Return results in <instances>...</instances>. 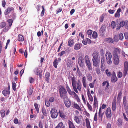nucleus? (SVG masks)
<instances>
[{
    "mask_svg": "<svg viewBox=\"0 0 128 128\" xmlns=\"http://www.w3.org/2000/svg\"><path fill=\"white\" fill-rule=\"evenodd\" d=\"M59 93L62 99L65 100L68 98L67 92L64 88L62 87L60 89Z\"/></svg>",
    "mask_w": 128,
    "mask_h": 128,
    "instance_id": "obj_1",
    "label": "nucleus"
},
{
    "mask_svg": "<svg viewBox=\"0 0 128 128\" xmlns=\"http://www.w3.org/2000/svg\"><path fill=\"white\" fill-rule=\"evenodd\" d=\"M51 117L52 118H56L58 115L56 110L55 108H52L50 111Z\"/></svg>",
    "mask_w": 128,
    "mask_h": 128,
    "instance_id": "obj_2",
    "label": "nucleus"
},
{
    "mask_svg": "<svg viewBox=\"0 0 128 128\" xmlns=\"http://www.w3.org/2000/svg\"><path fill=\"white\" fill-rule=\"evenodd\" d=\"M105 60L104 56H103L101 60V70L102 72L104 71L105 69Z\"/></svg>",
    "mask_w": 128,
    "mask_h": 128,
    "instance_id": "obj_3",
    "label": "nucleus"
},
{
    "mask_svg": "<svg viewBox=\"0 0 128 128\" xmlns=\"http://www.w3.org/2000/svg\"><path fill=\"white\" fill-rule=\"evenodd\" d=\"M106 114L108 119H110L111 118L112 114L111 109L110 108H108L107 109L106 112Z\"/></svg>",
    "mask_w": 128,
    "mask_h": 128,
    "instance_id": "obj_4",
    "label": "nucleus"
},
{
    "mask_svg": "<svg viewBox=\"0 0 128 128\" xmlns=\"http://www.w3.org/2000/svg\"><path fill=\"white\" fill-rule=\"evenodd\" d=\"M128 70V63L126 62L124 63V70L123 72L124 76L125 77L127 75Z\"/></svg>",
    "mask_w": 128,
    "mask_h": 128,
    "instance_id": "obj_5",
    "label": "nucleus"
},
{
    "mask_svg": "<svg viewBox=\"0 0 128 128\" xmlns=\"http://www.w3.org/2000/svg\"><path fill=\"white\" fill-rule=\"evenodd\" d=\"M116 96L114 98L112 102V110L113 111H115L116 109Z\"/></svg>",
    "mask_w": 128,
    "mask_h": 128,
    "instance_id": "obj_6",
    "label": "nucleus"
},
{
    "mask_svg": "<svg viewBox=\"0 0 128 128\" xmlns=\"http://www.w3.org/2000/svg\"><path fill=\"white\" fill-rule=\"evenodd\" d=\"M106 28V27L105 26H103L102 27L100 30V34L101 36H103L105 34Z\"/></svg>",
    "mask_w": 128,
    "mask_h": 128,
    "instance_id": "obj_7",
    "label": "nucleus"
},
{
    "mask_svg": "<svg viewBox=\"0 0 128 128\" xmlns=\"http://www.w3.org/2000/svg\"><path fill=\"white\" fill-rule=\"evenodd\" d=\"M93 58L92 59L100 60V57L99 52L95 51L92 54Z\"/></svg>",
    "mask_w": 128,
    "mask_h": 128,
    "instance_id": "obj_8",
    "label": "nucleus"
},
{
    "mask_svg": "<svg viewBox=\"0 0 128 128\" xmlns=\"http://www.w3.org/2000/svg\"><path fill=\"white\" fill-rule=\"evenodd\" d=\"M64 100L66 106L68 108H70L71 104L70 101L69 100L68 98L67 99H66L65 100Z\"/></svg>",
    "mask_w": 128,
    "mask_h": 128,
    "instance_id": "obj_9",
    "label": "nucleus"
},
{
    "mask_svg": "<svg viewBox=\"0 0 128 128\" xmlns=\"http://www.w3.org/2000/svg\"><path fill=\"white\" fill-rule=\"evenodd\" d=\"M93 64L95 67H98L99 65L100 60L92 59Z\"/></svg>",
    "mask_w": 128,
    "mask_h": 128,
    "instance_id": "obj_10",
    "label": "nucleus"
},
{
    "mask_svg": "<svg viewBox=\"0 0 128 128\" xmlns=\"http://www.w3.org/2000/svg\"><path fill=\"white\" fill-rule=\"evenodd\" d=\"M120 51L119 49L117 48H115L113 52L114 57L118 56V54H120Z\"/></svg>",
    "mask_w": 128,
    "mask_h": 128,
    "instance_id": "obj_11",
    "label": "nucleus"
},
{
    "mask_svg": "<svg viewBox=\"0 0 128 128\" xmlns=\"http://www.w3.org/2000/svg\"><path fill=\"white\" fill-rule=\"evenodd\" d=\"M74 41L72 39L70 38L68 40V45L70 47H72L74 45Z\"/></svg>",
    "mask_w": 128,
    "mask_h": 128,
    "instance_id": "obj_12",
    "label": "nucleus"
},
{
    "mask_svg": "<svg viewBox=\"0 0 128 128\" xmlns=\"http://www.w3.org/2000/svg\"><path fill=\"white\" fill-rule=\"evenodd\" d=\"M82 46V44H76L74 46V49L76 50H79L80 49Z\"/></svg>",
    "mask_w": 128,
    "mask_h": 128,
    "instance_id": "obj_13",
    "label": "nucleus"
},
{
    "mask_svg": "<svg viewBox=\"0 0 128 128\" xmlns=\"http://www.w3.org/2000/svg\"><path fill=\"white\" fill-rule=\"evenodd\" d=\"M114 63L116 65L119 64L120 60L118 56L114 57Z\"/></svg>",
    "mask_w": 128,
    "mask_h": 128,
    "instance_id": "obj_14",
    "label": "nucleus"
},
{
    "mask_svg": "<svg viewBox=\"0 0 128 128\" xmlns=\"http://www.w3.org/2000/svg\"><path fill=\"white\" fill-rule=\"evenodd\" d=\"M14 10V8L12 7L8 8L7 10H6L4 12L5 15H7L12 10Z\"/></svg>",
    "mask_w": 128,
    "mask_h": 128,
    "instance_id": "obj_15",
    "label": "nucleus"
},
{
    "mask_svg": "<svg viewBox=\"0 0 128 128\" xmlns=\"http://www.w3.org/2000/svg\"><path fill=\"white\" fill-rule=\"evenodd\" d=\"M50 74L48 72H46L45 75V78L46 81L48 83L49 82V80L50 78Z\"/></svg>",
    "mask_w": 128,
    "mask_h": 128,
    "instance_id": "obj_16",
    "label": "nucleus"
},
{
    "mask_svg": "<svg viewBox=\"0 0 128 128\" xmlns=\"http://www.w3.org/2000/svg\"><path fill=\"white\" fill-rule=\"evenodd\" d=\"M106 59L112 58V56L110 52L109 51H107L106 54Z\"/></svg>",
    "mask_w": 128,
    "mask_h": 128,
    "instance_id": "obj_17",
    "label": "nucleus"
},
{
    "mask_svg": "<svg viewBox=\"0 0 128 128\" xmlns=\"http://www.w3.org/2000/svg\"><path fill=\"white\" fill-rule=\"evenodd\" d=\"M104 112L103 113H102V112L101 111V108H100V109L98 114H99V117L100 118L101 120L102 121V118L103 117V115L104 114Z\"/></svg>",
    "mask_w": 128,
    "mask_h": 128,
    "instance_id": "obj_18",
    "label": "nucleus"
},
{
    "mask_svg": "<svg viewBox=\"0 0 128 128\" xmlns=\"http://www.w3.org/2000/svg\"><path fill=\"white\" fill-rule=\"evenodd\" d=\"M121 10L120 8L118 9L117 12L115 14V16L116 18H120V13L121 12Z\"/></svg>",
    "mask_w": 128,
    "mask_h": 128,
    "instance_id": "obj_19",
    "label": "nucleus"
},
{
    "mask_svg": "<svg viewBox=\"0 0 128 128\" xmlns=\"http://www.w3.org/2000/svg\"><path fill=\"white\" fill-rule=\"evenodd\" d=\"M73 107L74 108H76V109L80 111H82V109L80 108L79 106L77 104L75 103H74Z\"/></svg>",
    "mask_w": 128,
    "mask_h": 128,
    "instance_id": "obj_20",
    "label": "nucleus"
},
{
    "mask_svg": "<svg viewBox=\"0 0 128 128\" xmlns=\"http://www.w3.org/2000/svg\"><path fill=\"white\" fill-rule=\"evenodd\" d=\"M78 64L79 66L82 67L84 66V63L82 60V58L80 57L78 59Z\"/></svg>",
    "mask_w": 128,
    "mask_h": 128,
    "instance_id": "obj_21",
    "label": "nucleus"
},
{
    "mask_svg": "<svg viewBox=\"0 0 128 128\" xmlns=\"http://www.w3.org/2000/svg\"><path fill=\"white\" fill-rule=\"evenodd\" d=\"M94 107L96 108L98 106V101L96 97V96H94Z\"/></svg>",
    "mask_w": 128,
    "mask_h": 128,
    "instance_id": "obj_22",
    "label": "nucleus"
},
{
    "mask_svg": "<svg viewBox=\"0 0 128 128\" xmlns=\"http://www.w3.org/2000/svg\"><path fill=\"white\" fill-rule=\"evenodd\" d=\"M68 124L69 126V128H76L73 123L71 121H69Z\"/></svg>",
    "mask_w": 128,
    "mask_h": 128,
    "instance_id": "obj_23",
    "label": "nucleus"
},
{
    "mask_svg": "<svg viewBox=\"0 0 128 128\" xmlns=\"http://www.w3.org/2000/svg\"><path fill=\"white\" fill-rule=\"evenodd\" d=\"M34 73L36 75H38L40 74V68L38 67H36L34 70Z\"/></svg>",
    "mask_w": 128,
    "mask_h": 128,
    "instance_id": "obj_24",
    "label": "nucleus"
},
{
    "mask_svg": "<svg viewBox=\"0 0 128 128\" xmlns=\"http://www.w3.org/2000/svg\"><path fill=\"white\" fill-rule=\"evenodd\" d=\"M82 83L84 86L86 88V77L84 76L82 78Z\"/></svg>",
    "mask_w": 128,
    "mask_h": 128,
    "instance_id": "obj_25",
    "label": "nucleus"
},
{
    "mask_svg": "<svg viewBox=\"0 0 128 128\" xmlns=\"http://www.w3.org/2000/svg\"><path fill=\"white\" fill-rule=\"evenodd\" d=\"M87 77L88 80V81L91 82L92 80V77L90 73L88 74L87 75Z\"/></svg>",
    "mask_w": 128,
    "mask_h": 128,
    "instance_id": "obj_26",
    "label": "nucleus"
},
{
    "mask_svg": "<svg viewBox=\"0 0 128 128\" xmlns=\"http://www.w3.org/2000/svg\"><path fill=\"white\" fill-rule=\"evenodd\" d=\"M65 126H64L62 122L60 123L56 127V128H65Z\"/></svg>",
    "mask_w": 128,
    "mask_h": 128,
    "instance_id": "obj_27",
    "label": "nucleus"
},
{
    "mask_svg": "<svg viewBox=\"0 0 128 128\" xmlns=\"http://www.w3.org/2000/svg\"><path fill=\"white\" fill-rule=\"evenodd\" d=\"M24 40V39L23 36L20 34L18 35V40L19 42H23Z\"/></svg>",
    "mask_w": 128,
    "mask_h": 128,
    "instance_id": "obj_28",
    "label": "nucleus"
},
{
    "mask_svg": "<svg viewBox=\"0 0 128 128\" xmlns=\"http://www.w3.org/2000/svg\"><path fill=\"white\" fill-rule=\"evenodd\" d=\"M10 28V26H6V27H5V28L2 30V32H7L8 31Z\"/></svg>",
    "mask_w": 128,
    "mask_h": 128,
    "instance_id": "obj_29",
    "label": "nucleus"
},
{
    "mask_svg": "<svg viewBox=\"0 0 128 128\" xmlns=\"http://www.w3.org/2000/svg\"><path fill=\"white\" fill-rule=\"evenodd\" d=\"M123 103L124 107H126V106H127V100H126V96H125L123 98Z\"/></svg>",
    "mask_w": 128,
    "mask_h": 128,
    "instance_id": "obj_30",
    "label": "nucleus"
},
{
    "mask_svg": "<svg viewBox=\"0 0 128 128\" xmlns=\"http://www.w3.org/2000/svg\"><path fill=\"white\" fill-rule=\"evenodd\" d=\"M118 80V78L116 76H112L111 78V81L113 83L116 82Z\"/></svg>",
    "mask_w": 128,
    "mask_h": 128,
    "instance_id": "obj_31",
    "label": "nucleus"
},
{
    "mask_svg": "<svg viewBox=\"0 0 128 128\" xmlns=\"http://www.w3.org/2000/svg\"><path fill=\"white\" fill-rule=\"evenodd\" d=\"M86 127L87 128H91L90 122L89 120L87 118L86 119Z\"/></svg>",
    "mask_w": 128,
    "mask_h": 128,
    "instance_id": "obj_32",
    "label": "nucleus"
},
{
    "mask_svg": "<svg viewBox=\"0 0 128 128\" xmlns=\"http://www.w3.org/2000/svg\"><path fill=\"white\" fill-rule=\"evenodd\" d=\"M67 66L69 68L71 67L72 66V64L71 60H68L67 62Z\"/></svg>",
    "mask_w": 128,
    "mask_h": 128,
    "instance_id": "obj_33",
    "label": "nucleus"
},
{
    "mask_svg": "<svg viewBox=\"0 0 128 128\" xmlns=\"http://www.w3.org/2000/svg\"><path fill=\"white\" fill-rule=\"evenodd\" d=\"M58 60L57 59L54 60L53 62V66L56 68H57V66L58 65Z\"/></svg>",
    "mask_w": 128,
    "mask_h": 128,
    "instance_id": "obj_34",
    "label": "nucleus"
},
{
    "mask_svg": "<svg viewBox=\"0 0 128 128\" xmlns=\"http://www.w3.org/2000/svg\"><path fill=\"white\" fill-rule=\"evenodd\" d=\"M92 30H88L87 32V33L88 34V37L90 38H91V36L92 34Z\"/></svg>",
    "mask_w": 128,
    "mask_h": 128,
    "instance_id": "obj_35",
    "label": "nucleus"
},
{
    "mask_svg": "<svg viewBox=\"0 0 128 128\" xmlns=\"http://www.w3.org/2000/svg\"><path fill=\"white\" fill-rule=\"evenodd\" d=\"M88 97L90 101L92 102L93 100V98L89 92H87Z\"/></svg>",
    "mask_w": 128,
    "mask_h": 128,
    "instance_id": "obj_36",
    "label": "nucleus"
},
{
    "mask_svg": "<svg viewBox=\"0 0 128 128\" xmlns=\"http://www.w3.org/2000/svg\"><path fill=\"white\" fill-rule=\"evenodd\" d=\"M42 112L44 116H47V114L46 113V110L44 107L42 108Z\"/></svg>",
    "mask_w": 128,
    "mask_h": 128,
    "instance_id": "obj_37",
    "label": "nucleus"
},
{
    "mask_svg": "<svg viewBox=\"0 0 128 128\" xmlns=\"http://www.w3.org/2000/svg\"><path fill=\"white\" fill-rule=\"evenodd\" d=\"M86 66L88 68V70H92V68L91 67L90 62L86 63Z\"/></svg>",
    "mask_w": 128,
    "mask_h": 128,
    "instance_id": "obj_38",
    "label": "nucleus"
},
{
    "mask_svg": "<svg viewBox=\"0 0 128 128\" xmlns=\"http://www.w3.org/2000/svg\"><path fill=\"white\" fill-rule=\"evenodd\" d=\"M106 40L107 42L110 43H112L114 42L113 40L110 38H108L106 39Z\"/></svg>",
    "mask_w": 128,
    "mask_h": 128,
    "instance_id": "obj_39",
    "label": "nucleus"
},
{
    "mask_svg": "<svg viewBox=\"0 0 128 128\" xmlns=\"http://www.w3.org/2000/svg\"><path fill=\"white\" fill-rule=\"evenodd\" d=\"M6 24L5 22H2L0 24V27L1 28H3L6 27Z\"/></svg>",
    "mask_w": 128,
    "mask_h": 128,
    "instance_id": "obj_40",
    "label": "nucleus"
},
{
    "mask_svg": "<svg viewBox=\"0 0 128 128\" xmlns=\"http://www.w3.org/2000/svg\"><path fill=\"white\" fill-rule=\"evenodd\" d=\"M10 93V91L7 90H4L2 92L3 94L6 96H7V94H9Z\"/></svg>",
    "mask_w": 128,
    "mask_h": 128,
    "instance_id": "obj_41",
    "label": "nucleus"
},
{
    "mask_svg": "<svg viewBox=\"0 0 128 128\" xmlns=\"http://www.w3.org/2000/svg\"><path fill=\"white\" fill-rule=\"evenodd\" d=\"M117 125L119 126H122V122L121 119H119L117 121Z\"/></svg>",
    "mask_w": 128,
    "mask_h": 128,
    "instance_id": "obj_42",
    "label": "nucleus"
},
{
    "mask_svg": "<svg viewBox=\"0 0 128 128\" xmlns=\"http://www.w3.org/2000/svg\"><path fill=\"white\" fill-rule=\"evenodd\" d=\"M85 61L86 63L90 62L89 60V58L88 56L86 55L85 57Z\"/></svg>",
    "mask_w": 128,
    "mask_h": 128,
    "instance_id": "obj_43",
    "label": "nucleus"
},
{
    "mask_svg": "<svg viewBox=\"0 0 128 128\" xmlns=\"http://www.w3.org/2000/svg\"><path fill=\"white\" fill-rule=\"evenodd\" d=\"M7 22L8 23L9 26L11 27L13 23V20L12 19H8L7 20Z\"/></svg>",
    "mask_w": 128,
    "mask_h": 128,
    "instance_id": "obj_44",
    "label": "nucleus"
},
{
    "mask_svg": "<svg viewBox=\"0 0 128 128\" xmlns=\"http://www.w3.org/2000/svg\"><path fill=\"white\" fill-rule=\"evenodd\" d=\"M0 114H1V117L4 118L6 112L4 110H3L0 111Z\"/></svg>",
    "mask_w": 128,
    "mask_h": 128,
    "instance_id": "obj_45",
    "label": "nucleus"
},
{
    "mask_svg": "<svg viewBox=\"0 0 128 128\" xmlns=\"http://www.w3.org/2000/svg\"><path fill=\"white\" fill-rule=\"evenodd\" d=\"M74 120L76 122L77 124H79L80 122V121L79 118L77 116H75L74 117Z\"/></svg>",
    "mask_w": 128,
    "mask_h": 128,
    "instance_id": "obj_46",
    "label": "nucleus"
},
{
    "mask_svg": "<svg viewBox=\"0 0 128 128\" xmlns=\"http://www.w3.org/2000/svg\"><path fill=\"white\" fill-rule=\"evenodd\" d=\"M34 106L37 112L38 113H39V109L38 108V104H34Z\"/></svg>",
    "mask_w": 128,
    "mask_h": 128,
    "instance_id": "obj_47",
    "label": "nucleus"
},
{
    "mask_svg": "<svg viewBox=\"0 0 128 128\" xmlns=\"http://www.w3.org/2000/svg\"><path fill=\"white\" fill-rule=\"evenodd\" d=\"M16 84L14 82H13L12 83V87L13 90L15 91L16 90Z\"/></svg>",
    "mask_w": 128,
    "mask_h": 128,
    "instance_id": "obj_48",
    "label": "nucleus"
},
{
    "mask_svg": "<svg viewBox=\"0 0 128 128\" xmlns=\"http://www.w3.org/2000/svg\"><path fill=\"white\" fill-rule=\"evenodd\" d=\"M104 16V14H103L102 16L100 17V22H102L103 21Z\"/></svg>",
    "mask_w": 128,
    "mask_h": 128,
    "instance_id": "obj_49",
    "label": "nucleus"
},
{
    "mask_svg": "<svg viewBox=\"0 0 128 128\" xmlns=\"http://www.w3.org/2000/svg\"><path fill=\"white\" fill-rule=\"evenodd\" d=\"M45 104L46 106L48 107H49L50 106V101L46 99V100Z\"/></svg>",
    "mask_w": 128,
    "mask_h": 128,
    "instance_id": "obj_50",
    "label": "nucleus"
},
{
    "mask_svg": "<svg viewBox=\"0 0 128 128\" xmlns=\"http://www.w3.org/2000/svg\"><path fill=\"white\" fill-rule=\"evenodd\" d=\"M111 26L112 28L113 29L116 28V23L115 22L113 21L111 23Z\"/></svg>",
    "mask_w": 128,
    "mask_h": 128,
    "instance_id": "obj_51",
    "label": "nucleus"
},
{
    "mask_svg": "<svg viewBox=\"0 0 128 128\" xmlns=\"http://www.w3.org/2000/svg\"><path fill=\"white\" fill-rule=\"evenodd\" d=\"M98 34L96 32H94L92 34V37L94 38H96L97 37Z\"/></svg>",
    "mask_w": 128,
    "mask_h": 128,
    "instance_id": "obj_52",
    "label": "nucleus"
},
{
    "mask_svg": "<svg viewBox=\"0 0 128 128\" xmlns=\"http://www.w3.org/2000/svg\"><path fill=\"white\" fill-rule=\"evenodd\" d=\"M123 34L122 33L120 34L119 36V38L120 40H122L124 38Z\"/></svg>",
    "mask_w": 128,
    "mask_h": 128,
    "instance_id": "obj_53",
    "label": "nucleus"
},
{
    "mask_svg": "<svg viewBox=\"0 0 128 128\" xmlns=\"http://www.w3.org/2000/svg\"><path fill=\"white\" fill-rule=\"evenodd\" d=\"M106 74L108 76H110V75H112V73L110 72L109 71L108 69H107L106 71Z\"/></svg>",
    "mask_w": 128,
    "mask_h": 128,
    "instance_id": "obj_54",
    "label": "nucleus"
},
{
    "mask_svg": "<svg viewBox=\"0 0 128 128\" xmlns=\"http://www.w3.org/2000/svg\"><path fill=\"white\" fill-rule=\"evenodd\" d=\"M33 92V89L32 88L30 87V90L28 91V94L30 95H31Z\"/></svg>",
    "mask_w": 128,
    "mask_h": 128,
    "instance_id": "obj_55",
    "label": "nucleus"
},
{
    "mask_svg": "<svg viewBox=\"0 0 128 128\" xmlns=\"http://www.w3.org/2000/svg\"><path fill=\"white\" fill-rule=\"evenodd\" d=\"M112 58H109L106 59L107 63L108 64H112V61L111 60Z\"/></svg>",
    "mask_w": 128,
    "mask_h": 128,
    "instance_id": "obj_56",
    "label": "nucleus"
},
{
    "mask_svg": "<svg viewBox=\"0 0 128 128\" xmlns=\"http://www.w3.org/2000/svg\"><path fill=\"white\" fill-rule=\"evenodd\" d=\"M87 104L88 109L90 111H92V106L88 102L87 103Z\"/></svg>",
    "mask_w": 128,
    "mask_h": 128,
    "instance_id": "obj_57",
    "label": "nucleus"
},
{
    "mask_svg": "<svg viewBox=\"0 0 128 128\" xmlns=\"http://www.w3.org/2000/svg\"><path fill=\"white\" fill-rule=\"evenodd\" d=\"M124 26L128 30V21L126 20L124 22Z\"/></svg>",
    "mask_w": 128,
    "mask_h": 128,
    "instance_id": "obj_58",
    "label": "nucleus"
},
{
    "mask_svg": "<svg viewBox=\"0 0 128 128\" xmlns=\"http://www.w3.org/2000/svg\"><path fill=\"white\" fill-rule=\"evenodd\" d=\"M42 12L41 16H44V12H45V9L44 8L43 6H42Z\"/></svg>",
    "mask_w": 128,
    "mask_h": 128,
    "instance_id": "obj_59",
    "label": "nucleus"
},
{
    "mask_svg": "<svg viewBox=\"0 0 128 128\" xmlns=\"http://www.w3.org/2000/svg\"><path fill=\"white\" fill-rule=\"evenodd\" d=\"M68 93L70 95H72L73 94L74 95H76V94L73 91H72L71 90L68 92Z\"/></svg>",
    "mask_w": 128,
    "mask_h": 128,
    "instance_id": "obj_60",
    "label": "nucleus"
},
{
    "mask_svg": "<svg viewBox=\"0 0 128 128\" xmlns=\"http://www.w3.org/2000/svg\"><path fill=\"white\" fill-rule=\"evenodd\" d=\"M114 40L115 42H118V36L115 35L114 38Z\"/></svg>",
    "mask_w": 128,
    "mask_h": 128,
    "instance_id": "obj_61",
    "label": "nucleus"
},
{
    "mask_svg": "<svg viewBox=\"0 0 128 128\" xmlns=\"http://www.w3.org/2000/svg\"><path fill=\"white\" fill-rule=\"evenodd\" d=\"M60 117L62 118H64L66 117V116L62 112H60Z\"/></svg>",
    "mask_w": 128,
    "mask_h": 128,
    "instance_id": "obj_62",
    "label": "nucleus"
},
{
    "mask_svg": "<svg viewBox=\"0 0 128 128\" xmlns=\"http://www.w3.org/2000/svg\"><path fill=\"white\" fill-rule=\"evenodd\" d=\"M62 10V8H58L56 11V14H58L61 12Z\"/></svg>",
    "mask_w": 128,
    "mask_h": 128,
    "instance_id": "obj_63",
    "label": "nucleus"
},
{
    "mask_svg": "<svg viewBox=\"0 0 128 128\" xmlns=\"http://www.w3.org/2000/svg\"><path fill=\"white\" fill-rule=\"evenodd\" d=\"M122 76V73L120 72L118 73V76L119 78H121Z\"/></svg>",
    "mask_w": 128,
    "mask_h": 128,
    "instance_id": "obj_64",
    "label": "nucleus"
}]
</instances>
